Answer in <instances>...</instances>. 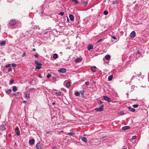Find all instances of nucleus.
Listing matches in <instances>:
<instances>
[{"mask_svg":"<svg viewBox=\"0 0 149 149\" xmlns=\"http://www.w3.org/2000/svg\"><path fill=\"white\" fill-rule=\"evenodd\" d=\"M81 139L82 140V141L85 143H86L87 142V139H86L83 136H82L81 137Z\"/></svg>","mask_w":149,"mask_h":149,"instance_id":"nucleus-11","label":"nucleus"},{"mask_svg":"<svg viewBox=\"0 0 149 149\" xmlns=\"http://www.w3.org/2000/svg\"><path fill=\"white\" fill-rule=\"evenodd\" d=\"M6 43L5 41H3L0 43V46H3Z\"/></svg>","mask_w":149,"mask_h":149,"instance_id":"nucleus-19","label":"nucleus"},{"mask_svg":"<svg viewBox=\"0 0 149 149\" xmlns=\"http://www.w3.org/2000/svg\"><path fill=\"white\" fill-rule=\"evenodd\" d=\"M18 92L16 93H14V95L15 96H17L18 95Z\"/></svg>","mask_w":149,"mask_h":149,"instance_id":"nucleus-47","label":"nucleus"},{"mask_svg":"<svg viewBox=\"0 0 149 149\" xmlns=\"http://www.w3.org/2000/svg\"><path fill=\"white\" fill-rule=\"evenodd\" d=\"M8 2H12V1L11 0H8Z\"/></svg>","mask_w":149,"mask_h":149,"instance_id":"nucleus-56","label":"nucleus"},{"mask_svg":"<svg viewBox=\"0 0 149 149\" xmlns=\"http://www.w3.org/2000/svg\"><path fill=\"white\" fill-rule=\"evenodd\" d=\"M130 128V127L129 126H125L123 127L122 128V129L123 130H126L129 129Z\"/></svg>","mask_w":149,"mask_h":149,"instance_id":"nucleus-8","label":"nucleus"},{"mask_svg":"<svg viewBox=\"0 0 149 149\" xmlns=\"http://www.w3.org/2000/svg\"><path fill=\"white\" fill-rule=\"evenodd\" d=\"M12 91V90L11 89H9L7 91H6V93L7 94H9L11 93Z\"/></svg>","mask_w":149,"mask_h":149,"instance_id":"nucleus-26","label":"nucleus"},{"mask_svg":"<svg viewBox=\"0 0 149 149\" xmlns=\"http://www.w3.org/2000/svg\"><path fill=\"white\" fill-rule=\"evenodd\" d=\"M53 80H54L55 81H56V80L57 78L56 77H53Z\"/></svg>","mask_w":149,"mask_h":149,"instance_id":"nucleus-46","label":"nucleus"},{"mask_svg":"<svg viewBox=\"0 0 149 149\" xmlns=\"http://www.w3.org/2000/svg\"><path fill=\"white\" fill-rule=\"evenodd\" d=\"M82 0V2L83 5L84 6H86L87 5V1L86 0H85L84 1H83V0Z\"/></svg>","mask_w":149,"mask_h":149,"instance_id":"nucleus-17","label":"nucleus"},{"mask_svg":"<svg viewBox=\"0 0 149 149\" xmlns=\"http://www.w3.org/2000/svg\"><path fill=\"white\" fill-rule=\"evenodd\" d=\"M33 50L34 51H36V49H35V48H33Z\"/></svg>","mask_w":149,"mask_h":149,"instance_id":"nucleus-58","label":"nucleus"},{"mask_svg":"<svg viewBox=\"0 0 149 149\" xmlns=\"http://www.w3.org/2000/svg\"><path fill=\"white\" fill-rule=\"evenodd\" d=\"M34 142L35 140L33 139H32L29 140V143L30 145H33L34 143Z\"/></svg>","mask_w":149,"mask_h":149,"instance_id":"nucleus-12","label":"nucleus"},{"mask_svg":"<svg viewBox=\"0 0 149 149\" xmlns=\"http://www.w3.org/2000/svg\"><path fill=\"white\" fill-rule=\"evenodd\" d=\"M102 40V39H99L97 40V42H101Z\"/></svg>","mask_w":149,"mask_h":149,"instance_id":"nucleus-52","label":"nucleus"},{"mask_svg":"<svg viewBox=\"0 0 149 149\" xmlns=\"http://www.w3.org/2000/svg\"><path fill=\"white\" fill-rule=\"evenodd\" d=\"M64 13L63 12H61L59 14V15H60L61 16H63L64 15Z\"/></svg>","mask_w":149,"mask_h":149,"instance_id":"nucleus-34","label":"nucleus"},{"mask_svg":"<svg viewBox=\"0 0 149 149\" xmlns=\"http://www.w3.org/2000/svg\"><path fill=\"white\" fill-rule=\"evenodd\" d=\"M12 70V69L11 68H10L8 69V72L11 71Z\"/></svg>","mask_w":149,"mask_h":149,"instance_id":"nucleus-45","label":"nucleus"},{"mask_svg":"<svg viewBox=\"0 0 149 149\" xmlns=\"http://www.w3.org/2000/svg\"><path fill=\"white\" fill-rule=\"evenodd\" d=\"M140 57H143V55H142V54H141V55Z\"/></svg>","mask_w":149,"mask_h":149,"instance_id":"nucleus-61","label":"nucleus"},{"mask_svg":"<svg viewBox=\"0 0 149 149\" xmlns=\"http://www.w3.org/2000/svg\"><path fill=\"white\" fill-rule=\"evenodd\" d=\"M58 71L60 73H65L66 72V70L64 68H61L58 69Z\"/></svg>","mask_w":149,"mask_h":149,"instance_id":"nucleus-3","label":"nucleus"},{"mask_svg":"<svg viewBox=\"0 0 149 149\" xmlns=\"http://www.w3.org/2000/svg\"><path fill=\"white\" fill-rule=\"evenodd\" d=\"M10 66H11V65L9 64H6L5 65V66L6 68H8L10 67Z\"/></svg>","mask_w":149,"mask_h":149,"instance_id":"nucleus-31","label":"nucleus"},{"mask_svg":"<svg viewBox=\"0 0 149 149\" xmlns=\"http://www.w3.org/2000/svg\"><path fill=\"white\" fill-rule=\"evenodd\" d=\"M70 86V82H67L66 84V86L68 88Z\"/></svg>","mask_w":149,"mask_h":149,"instance_id":"nucleus-27","label":"nucleus"},{"mask_svg":"<svg viewBox=\"0 0 149 149\" xmlns=\"http://www.w3.org/2000/svg\"><path fill=\"white\" fill-rule=\"evenodd\" d=\"M75 95L77 96H79V95H80V93L79 92H75Z\"/></svg>","mask_w":149,"mask_h":149,"instance_id":"nucleus-29","label":"nucleus"},{"mask_svg":"<svg viewBox=\"0 0 149 149\" xmlns=\"http://www.w3.org/2000/svg\"><path fill=\"white\" fill-rule=\"evenodd\" d=\"M27 102L26 101H23V103H26Z\"/></svg>","mask_w":149,"mask_h":149,"instance_id":"nucleus-55","label":"nucleus"},{"mask_svg":"<svg viewBox=\"0 0 149 149\" xmlns=\"http://www.w3.org/2000/svg\"><path fill=\"white\" fill-rule=\"evenodd\" d=\"M12 66L13 67H16V64H15V63H12Z\"/></svg>","mask_w":149,"mask_h":149,"instance_id":"nucleus-42","label":"nucleus"},{"mask_svg":"<svg viewBox=\"0 0 149 149\" xmlns=\"http://www.w3.org/2000/svg\"><path fill=\"white\" fill-rule=\"evenodd\" d=\"M0 129L2 131L5 130L6 129V127L5 125L3 124H2L0 125Z\"/></svg>","mask_w":149,"mask_h":149,"instance_id":"nucleus-7","label":"nucleus"},{"mask_svg":"<svg viewBox=\"0 0 149 149\" xmlns=\"http://www.w3.org/2000/svg\"><path fill=\"white\" fill-rule=\"evenodd\" d=\"M26 56V52H24V53L22 55V57H24Z\"/></svg>","mask_w":149,"mask_h":149,"instance_id":"nucleus-41","label":"nucleus"},{"mask_svg":"<svg viewBox=\"0 0 149 149\" xmlns=\"http://www.w3.org/2000/svg\"><path fill=\"white\" fill-rule=\"evenodd\" d=\"M118 3L117 1H114L113 2V4H115L116 3Z\"/></svg>","mask_w":149,"mask_h":149,"instance_id":"nucleus-43","label":"nucleus"},{"mask_svg":"<svg viewBox=\"0 0 149 149\" xmlns=\"http://www.w3.org/2000/svg\"><path fill=\"white\" fill-rule=\"evenodd\" d=\"M15 130L17 131H19V129L18 126H16L15 127Z\"/></svg>","mask_w":149,"mask_h":149,"instance_id":"nucleus-37","label":"nucleus"},{"mask_svg":"<svg viewBox=\"0 0 149 149\" xmlns=\"http://www.w3.org/2000/svg\"><path fill=\"white\" fill-rule=\"evenodd\" d=\"M113 78V75H111L109 76L108 77V80L109 81H111L112 80Z\"/></svg>","mask_w":149,"mask_h":149,"instance_id":"nucleus-22","label":"nucleus"},{"mask_svg":"<svg viewBox=\"0 0 149 149\" xmlns=\"http://www.w3.org/2000/svg\"><path fill=\"white\" fill-rule=\"evenodd\" d=\"M38 77L40 78H42V77L41 76V75L40 74H38Z\"/></svg>","mask_w":149,"mask_h":149,"instance_id":"nucleus-49","label":"nucleus"},{"mask_svg":"<svg viewBox=\"0 0 149 149\" xmlns=\"http://www.w3.org/2000/svg\"><path fill=\"white\" fill-rule=\"evenodd\" d=\"M75 133L74 132H70L68 133V135L69 136H71L72 135H75Z\"/></svg>","mask_w":149,"mask_h":149,"instance_id":"nucleus-24","label":"nucleus"},{"mask_svg":"<svg viewBox=\"0 0 149 149\" xmlns=\"http://www.w3.org/2000/svg\"><path fill=\"white\" fill-rule=\"evenodd\" d=\"M67 20L68 22L69 20V19L68 18H67Z\"/></svg>","mask_w":149,"mask_h":149,"instance_id":"nucleus-60","label":"nucleus"},{"mask_svg":"<svg viewBox=\"0 0 149 149\" xmlns=\"http://www.w3.org/2000/svg\"><path fill=\"white\" fill-rule=\"evenodd\" d=\"M128 109L131 111L132 112H134L135 111V109L134 108H132L131 107H128Z\"/></svg>","mask_w":149,"mask_h":149,"instance_id":"nucleus-13","label":"nucleus"},{"mask_svg":"<svg viewBox=\"0 0 149 149\" xmlns=\"http://www.w3.org/2000/svg\"><path fill=\"white\" fill-rule=\"evenodd\" d=\"M10 83L11 84H13L14 82V81L13 80H11L9 81Z\"/></svg>","mask_w":149,"mask_h":149,"instance_id":"nucleus-39","label":"nucleus"},{"mask_svg":"<svg viewBox=\"0 0 149 149\" xmlns=\"http://www.w3.org/2000/svg\"><path fill=\"white\" fill-rule=\"evenodd\" d=\"M136 136H133L132 138V139L134 140L136 138Z\"/></svg>","mask_w":149,"mask_h":149,"instance_id":"nucleus-36","label":"nucleus"},{"mask_svg":"<svg viewBox=\"0 0 149 149\" xmlns=\"http://www.w3.org/2000/svg\"><path fill=\"white\" fill-rule=\"evenodd\" d=\"M96 67L95 66L91 68V70L92 72H95L96 71Z\"/></svg>","mask_w":149,"mask_h":149,"instance_id":"nucleus-14","label":"nucleus"},{"mask_svg":"<svg viewBox=\"0 0 149 149\" xmlns=\"http://www.w3.org/2000/svg\"><path fill=\"white\" fill-rule=\"evenodd\" d=\"M16 23V22L15 20H11L9 22V24L10 26H13Z\"/></svg>","mask_w":149,"mask_h":149,"instance_id":"nucleus-4","label":"nucleus"},{"mask_svg":"<svg viewBox=\"0 0 149 149\" xmlns=\"http://www.w3.org/2000/svg\"><path fill=\"white\" fill-rule=\"evenodd\" d=\"M93 49V46L92 45H89L87 47V49L90 51L91 49Z\"/></svg>","mask_w":149,"mask_h":149,"instance_id":"nucleus-9","label":"nucleus"},{"mask_svg":"<svg viewBox=\"0 0 149 149\" xmlns=\"http://www.w3.org/2000/svg\"><path fill=\"white\" fill-rule=\"evenodd\" d=\"M103 13H104V14L105 15H107L108 13V12L107 10L104 11V12Z\"/></svg>","mask_w":149,"mask_h":149,"instance_id":"nucleus-33","label":"nucleus"},{"mask_svg":"<svg viewBox=\"0 0 149 149\" xmlns=\"http://www.w3.org/2000/svg\"><path fill=\"white\" fill-rule=\"evenodd\" d=\"M48 31H47L46 32H45L44 33V34L45 35V34H47V33H48Z\"/></svg>","mask_w":149,"mask_h":149,"instance_id":"nucleus-54","label":"nucleus"},{"mask_svg":"<svg viewBox=\"0 0 149 149\" xmlns=\"http://www.w3.org/2000/svg\"><path fill=\"white\" fill-rule=\"evenodd\" d=\"M112 38L114 40H116V38L114 36H112Z\"/></svg>","mask_w":149,"mask_h":149,"instance_id":"nucleus-48","label":"nucleus"},{"mask_svg":"<svg viewBox=\"0 0 149 149\" xmlns=\"http://www.w3.org/2000/svg\"><path fill=\"white\" fill-rule=\"evenodd\" d=\"M103 97L104 99L105 100L109 102H111V100L108 97L105 96H104Z\"/></svg>","mask_w":149,"mask_h":149,"instance_id":"nucleus-5","label":"nucleus"},{"mask_svg":"<svg viewBox=\"0 0 149 149\" xmlns=\"http://www.w3.org/2000/svg\"><path fill=\"white\" fill-rule=\"evenodd\" d=\"M141 53L139 51H137L136 52V54H139Z\"/></svg>","mask_w":149,"mask_h":149,"instance_id":"nucleus-53","label":"nucleus"},{"mask_svg":"<svg viewBox=\"0 0 149 149\" xmlns=\"http://www.w3.org/2000/svg\"><path fill=\"white\" fill-rule=\"evenodd\" d=\"M98 103L100 104H102L103 103V102H102L100 100H99V101L98 102Z\"/></svg>","mask_w":149,"mask_h":149,"instance_id":"nucleus-50","label":"nucleus"},{"mask_svg":"<svg viewBox=\"0 0 149 149\" xmlns=\"http://www.w3.org/2000/svg\"><path fill=\"white\" fill-rule=\"evenodd\" d=\"M51 77V75L50 74H48L47 76V78H49Z\"/></svg>","mask_w":149,"mask_h":149,"instance_id":"nucleus-35","label":"nucleus"},{"mask_svg":"<svg viewBox=\"0 0 149 149\" xmlns=\"http://www.w3.org/2000/svg\"><path fill=\"white\" fill-rule=\"evenodd\" d=\"M24 94L25 95L24 96V98L26 99H28L30 98V95L29 94H28L27 93H24Z\"/></svg>","mask_w":149,"mask_h":149,"instance_id":"nucleus-15","label":"nucleus"},{"mask_svg":"<svg viewBox=\"0 0 149 149\" xmlns=\"http://www.w3.org/2000/svg\"><path fill=\"white\" fill-rule=\"evenodd\" d=\"M58 55L56 54H54L53 56V58L56 59L58 58Z\"/></svg>","mask_w":149,"mask_h":149,"instance_id":"nucleus-21","label":"nucleus"},{"mask_svg":"<svg viewBox=\"0 0 149 149\" xmlns=\"http://www.w3.org/2000/svg\"><path fill=\"white\" fill-rule=\"evenodd\" d=\"M55 104V102H53L52 103V104L53 105H54Z\"/></svg>","mask_w":149,"mask_h":149,"instance_id":"nucleus-57","label":"nucleus"},{"mask_svg":"<svg viewBox=\"0 0 149 149\" xmlns=\"http://www.w3.org/2000/svg\"><path fill=\"white\" fill-rule=\"evenodd\" d=\"M82 58L81 57H79L76 58L75 60V62H78L79 61H81L82 60Z\"/></svg>","mask_w":149,"mask_h":149,"instance_id":"nucleus-10","label":"nucleus"},{"mask_svg":"<svg viewBox=\"0 0 149 149\" xmlns=\"http://www.w3.org/2000/svg\"><path fill=\"white\" fill-rule=\"evenodd\" d=\"M69 17L71 20L72 21L74 19V17L72 15H69Z\"/></svg>","mask_w":149,"mask_h":149,"instance_id":"nucleus-20","label":"nucleus"},{"mask_svg":"<svg viewBox=\"0 0 149 149\" xmlns=\"http://www.w3.org/2000/svg\"><path fill=\"white\" fill-rule=\"evenodd\" d=\"M34 56L36 58H37L38 57V55L37 54H36L34 55Z\"/></svg>","mask_w":149,"mask_h":149,"instance_id":"nucleus-40","label":"nucleus"},{"mask_svg":"<svg viewBox=\"0 0 149 149\" xmlns=\"http://www.w3.org/2000/svg\"><path fill=\"white\" fill-rule=\"evenodd\" d=\"M123 149H126L125 148H124Z\"/></svg>","mask_w":149,"mask_h":149,"instance_id":"nucleus-64","label":"nucleus"},{"mask_svg":"<svg viewBox=\"0 0 149 149\" xmlns=\"http://www.w3.org/2000/svg\"><path fill=\"white\" fill-rule=\"evenodd\" d=\"M139 106V105L137 104H134L132 105L133 107L136 108L137 107Z\"/></svg>","mask_w":149,"mask_h":149,"instance_id":"nucleus-32","label":"nucleus"},{"mask_svg":"<svg viewBox=\"0 0 149 149\" xmlns=\"http://www.w3.org/2000/svg\"><path fill=\"white\" fill-rule=\"evenodd\" d=\"M14 146L15 147H17V143H16V142H15V143Z\"/></svg>","mask_w":149,"mask_h":149,"instance_id":"nucleus-51","label":"nucleus"},{"mask_svg":"<svg viewBox=\"0 0 149 149\" xmlns=\"http://www.w3.org/2000/svg\"><path fill=\"white\" fill-rule=\"evenodd\" d=\"M85 84L86 85L88 86L89 84V81H87L85 82Z\"/></svg>","mask_w":149,"mask_h":149,"instance_id":"nucleus-38","label":"nucleus"},{"mask_svg":"<svg viewBox=\"0 0 149 149\" xmlns=\"http://www.w3.org/2000/svg\"><path fill=\"white\" fill-rule=\"evenodd\" d=\"M20 132L18 131L16 133V134L17 136H19L20 135Z\"/></svg>","mask_w":149,"mask_h":149,"instance_id":"nucleus-44","label":"nucleus"},{"mask_svg":"<svg viewBox=\"0 0 149 149\" xmlns=\"http://www.w3.org/2000/svg\"><path fill=\"white\" fill-rule=\"evenodd\" d=\"M49 133H50V132L49 131H47V134H49Z\"/></svg>","mask_w":149,"mask_h":149,"instance_id":"nucleus-59","label":"nucleus"},{"mask_svg":"<svg viewBox=\"0 0 149 149\" xmlns=\"http://www.w3.org/2000/svg\"><path fill=\"white\" fill-rule=\"evenodd\" d=\"M84 135V136H86V134H84V135Z\"/></svg>","mask_w":149,"mask_h":149,"instance_id":"nucleus-63","label":"nucleus"},{"mask_svg":"<svg viewBox=\"0 0 149 149\" xmlns=\"http://www.w3.org/2000/svg\"><path fill=\"white\" fill-rule=\"evenodd\" d=\"M84 90H81L80 91V93L81 94V95L82 96L84 97Z\"/></svg>","mask_w":149,"mask_h":149,"instance_id":"nucleus-28","label":"nucleus"},{"mask_svg":"<svg viewBox=\"0 0 149 149\" xmlns=\"http://www.w3.org/2000/svg\"><path fill=\"white\" fill-rule=\"evenodd\" d=\"M36 148L37 149H41V148L40 146V143H38L36 145Z\"/></svg>","mask_w":149,"mask_h":149,"instance_id":"nucleus-16","label":"nucleus"},{"mask_svg":"<svg viewBox=\"0 0 149 149\" xmlns=\"http://www.w3.org/2000/svg\"><path fill=\"white\" fill-rule=\"evenodd\" d=\"M62 93L60 91H58L55 93V94L57 96H61Z\"/></svg>","mask_w":149,"mask_h":149,"instance_id":"nucleus-18","label":"nucleus"},{"mask_svg":"<svg viewBox=\"0 0 149 149\" xmlns=\"http://www.w3.org/2000/svg\"><path fill=\"white\" fill-rule=\"evenodd\" d=\"M13 90L14 92L16 91L17 90L16 87L15 86H13Z\"/></svg>","mask_w":149,"mask_h":149,"instance_id":"nucleus-25","label":"nucleus"},{"mask_svg":"<svg viewBox=\"0 0 149 149\" xmlns=\"http://www.w3.org/2000/svg\"><path fill=\"white\" fill-rule=\"evenodd\" d=\"M104 105H102L98 108H95V110L98 112H100L103 110Z\"/></svg>","mask_w":149,"mask_h":149,"instance_id":"nucleus-2","label":"nucleus"},{"mask_svg":"<svg viewBox=\"0 0 149 149\" xmlns=\"http://www.w3.org/2000/svg\"><path fill=\"white\" fill-rule=\"evenodd\" d=\"M9 136L10 137L11 136V135L10 134H9Z\"/></svg>","mask_w":149,"mask_h":149,"instance_id":"nucleus-62","label":"nucleus"},{"mask_svg":"<svg viewBox=\"0 0 149 149\" xmlns=\"http://www.w3.org/2000/svg\"><path fill=\"white\" fill-rule=\"evenodd\" d=\"M105 58L106 59L108 60L111 57H110V56L109 55H106V56H105Z\"/></svg>","mask_w":149,"mask_h":149,"instance_id":"nucleus-23","label":"nucleus"},{"mask_svg":"<svg viewBox=\"0 0 149 149\" xmlns=\"http://www.w3.org/2000/svg\"><path fill=\"white\" fill-rule=\"evenodd\" d=\"M119 114L124 115L125 114L124 112L123 111H121L120 112L118 113Z\"/></svg>","mask_w":149,"mask_h":149,"instance_id":"nucleus-30","label":"nucleus"},{"mask_svg":"<svg viewBox=\"0 0 149 149\" xmlns=\"http://www.w3.org/2000/svg\"><path fill=\"white\" fill-rule=\"evenodd\" d=\"M35 63L37 65L36 68V70H39L41 68L42 65L41 63H40L38 61H35Z\"/></svg>","mask_w":149,"mask_h":149,"instance_id":"nucleus-1","label":"nucleus"},{"mask_svg":"<svg viewBox=\"0 0 149 149\" xmlns=\"http://www.w3.org/2000/svg\"><path fill=\"white\" fill-rule=\"evenodd\" d=\"M136 36V33L135 31H133L130 34V36L131 38H134Z\"/></svg>","mask_w":149,"mask_h":149,"instance_id":"nucleus-6","label":"nucleus"}]
</instances>
